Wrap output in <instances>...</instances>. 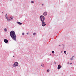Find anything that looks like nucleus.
I'll return each instance as SVG.
<instances>
[{"label":"nucleus","instance_id":"f257e3e1","mask_svg":"<svg viewBox=\"0 0 76 76\" xmlns=\"http://www.w3.org/2000/svg\"><path fill=\"white\" fill-rule=\"evenodd\" d=\"M10 36L11 38L15 41H16V34L15 31H12L10 32Z\"/></svg>","mask_w":76,"mask_h":76},{"label":"nucleus","instance_id":"f03ea898","mask_svg":"<svg viewBox=\"0 0 76 76\" xmlns=\"http://www.w3.org/2000/svg\"><path fill=\"white\" fill-rule=\"evenodd\" d=\"M40 19L41 21L42 22H44V20H45V17L43 15H41L40 16Z\"/></svg>","mask_w":76,"mask_h":76},{"label":"nucleus","instance_id":"7ed1b4c3","mask_svg":"<svg viewBox=\"0 0 76 76\" xmlns=\"http://www.w3.org/2000/svg\"><path fill=\"white\" fill-rule=\"evenodd\" d=\"M19 65V63L17 62H15L14 63V64H13V67H16V66H18Z\"/></svg>","mask_w":76,"mask_h":76},{"label":"nucleus","instance_id":"20e7f679","mask_svg":"<svg viewBox=\"0 0 76 76\" xmlns=\"http://www.w3.org/2000/svg\"><path fill=\"white\" fill-rule=\"evenodd\" d=\"M42 25L43 26H45V25H46V24H45V23L44 22H43L42 23Z\"/></svg>","mask_w":76,"mask_h":76},{"label":"nucleus","instance_id":"39448f33","mask_svg":"<svg viewBox=\"0 0 76 76\" xmlns=\"http://www.w3.org/2000/svg\"><path fill=\"white\" fill-rule=\"evenodd\" d=\"M61 68V66L60 65H59L58 66V69H60Z\"/></svg>","mask_w":76,"mask_h":76},{"label":"nucleus","instance_id":"423d86ee","mask_svg":"<svg viewBox=\"0 0 76 76\" xmlns=\"http://www.w3.org/2000/svg\"><path fill=\"white\" fill-rule=\"evenodd\" d=\"M4 41L5 43H7V42H8V40L6 39H4Z\"/></svg>","mask_w":76,"mask_h":76},{"label":"nucleus","instance_id":"0eeeda50","mask_svg":"<svg viewBox=\"0 0 76 76\" xmlns=\"http://www.w3.org/2000/svg\"><path fill=\"white\" fill-rule=\"evenodd\" d=\"M47 15V12H44L43 13V15L44 16H46Z\"/></svg>","mask_w":76,"mask_h":76},{"label":"nucleus","instance_id":"6e6552de","mask_svg":"<svg viewBox=\"0 0 76 76\" xmlns=\"http://www.w3.org/2000/svg\"><path fill=\"white\" fill-rule=\"evenodd\" d=\"M17 23H18V25H22V23L20 22H17Z\"/></svg>","mask_w":76,"mask_h":76},{"label":"nucleus","instance_id":"1a4fd4ad","mask_svg":"<svg viewBox=\"0 0 76 76\" xmlns=\"http://www.w3.org/2000/svg\"><path fill=\"white\" fill-rule=\"evenodd\" d=\"M7 21L8 22H10V19H8V18H7Z\"/></svg>","mask_w":76,"mask_h":76},{"label":"nucleus","instance_id":"9d476101","mask_svg":"<svg viewBox=\"0 0 76 76\" xmlns=\"http://www.w3.org/2000/svg\"><path fill=\"white\" fill-rule=\"evenodd\" d=\"M5 17H6L7 19V18H7V14H6V16H5Z\"/></svg>","mask_w":76,"mask_h":76},{"label":"nucleus","instance_id":"9b49d317","mask_svg":"<svg viewBox=\"0 0 76 76\" xmlns=\"http://www.w3.org/2000/svg\"><path fill=\"white\" fill-rule=\"evenodd\" d=\"M37 34V33H34L33 34V35H35Z\"/></svg>","mask_w":76,"mask_h":76},{"label":"nucleus","instance_id":"f8f14e48","mask_svg":"<svg viewBox=\"0 0 76 76\" xmlns=\"http://www.w3.org/2000/svg\"><path fill=\"white\" fill-rule=\"evenodd\" d=\"M4 30L5 31H7V29L6 28H5L4 29Z\"/></svg>","mask_w":76,"mask_h":76},{"label":"nucleus","instance_id":"ddd939ff","mask_svg":"<svg viewBox=\"0 0 76 76\" xmlns=\"http://www.w3.org/2000/svg\"><path fill=\"white\" fill-rule=\"evenodd\" d=\"M49 71H50V70L49 69H48L47 70V72H49Z\"/></svg>","mask_w":76,"mask_h":76},{"label":"nucleus","instance_id":"4468645a","mask_svg":"<svg viewBox=\"0 0 76 76\" xmlns=\"http://www.w3.org/2000/svg\"><path fill=\"white\" fill-rule=\"evenodd\" d=\"M73 59V58H71V60H72Z\"/></svg>","mask_w":76,"mask_h":76},{"label":"nucleus","instance_id":"2eb2a0df","mask_svg":"<svg viewBox=\"0 0 76 76\" xmlns=\"http://www.w3.org/2000/svg\"><path fill=\"white\" fill-rule=\"evenodd\" d=\"M31 3H34V1H31Z\"/></svg>","mask_w":76,"mask_h":76},{"label":"nucleus","instance_id":"dca6fc26","mask_svg":"<svg viewBox=\"0 0 76 76\" xmlns=\"http://www.w3.org/2000/svg\"><path fill=\"white\" fill-rule=\"evenodd\" d=\"M22 35H25V33H23Z\"/></svg>","mask_w":76,"mask_h":76},{"label":"nucleus","instance_id":"f3484780","mask_svg":"<svg viewBox=\"0 0 76 76\" xmlns=\"http://www.w3.org/2000/svg\"><path fill=\"white\" fill-rule=\"evenodd\" d=\"M41 66H42V67H43V66H44V64H41Z\"/></svg>","mask_w":76,"mask_h":76},{"label":"nucleus","instance_id":"a211bd4d","mask_svg":"<svg viewBox=\"0 0 76 76\" xmlns=\"http://www.w3.org/2000/svg\"><path fill=\"white\" fill-rule=\"evenodd\" d=\"M74 57H75V56H72V58H74Z\"/></svg>","mask_w":76,"mask_h":76},{"label":"nucleus","instance_id":"6ab92c4d","mask_svg":"<svg viewBox=\"0 0 76 76\" xmlns=\"http://www.w3.org/2000/svg\"><path fill=\"white\" fill-rule=\"evenodd\" d=\"M64 53H65V54H66V51H64Z\"/></svg>","mask_w":76,"mask_h":76},{"label":"nucleus","instance_id":"aec40b11","mask_svg":"<svg viewBox=\"0 0 76 76\" xmlns=\"http://www.w3.org/2000/svg\"><path fill=\"white\" fill-rule=\"evenodd\" d=\"M52 53L54 54V51H52Z\"/></svg>","mask_w":76,"mask_h":76},{"label":"nucleus","instance_id":"412c9836","mask_svg":"<svg viewBox=\"0 0 76 76\" xmlns=\"http://www.w3.org/2000/svg\"><path fill=\"white\" fill-rule=\"evenodd\" d=\"M10 18H11V19H13V18L12 17H10Z\"/></svg>","mask_w":76,"mask_h":76},{"label":"nucleus","instance_id":"4be33fe9","mask_svg":"<svg viewBox=\"0 0 76 76\" xmlns=\"http://www.w3.org/2000/svg\"><path fill=\"white\" fill-rule=\"evenodd\" d=\"M27 35H28V34H29V33H27Z\"/></svg>","mask_w":76,"mask_h":76},{"label":"nucleus","instance_id":"5701e85b","mask_svg":"<svg viewBox=\"0 0 76 76\" xmlns=\"http://www.w3.org/2000/svg\"><path fill=\"white\" fill-rule=\"evenodd\" d=\"M72 64V63H70V64Z\"/></svg>","mask_w":76,"mask_h":76},{"label":"nucleus","instance_id":"b1692460","mask_svg":"<svg viewBox=\"0 0 76 76\" xmlns=\"http://www.w3.org/2000/svg\"><path fill=\"white\" fill-rule=\"evenodd\" d=\"M13 57H15V56H13Z\"/></svg>","mask_w":76,"mask_h":76},{"label":"nucleus","instance_id":"393cba45","mask_svg":"<svg viewBox=\"0 0 76 76\" xmlns=\"http://www.w3.org/2000/svg\"><path fill=\"white\" fill-rule=\"evenodd\" d=\"M10 1H12V0H10Z\"/></svg>","mask_w":76,"mask_h":76},{"label":"nucleus","instance_id":"a878e982","mask_svg":"<svg viewBox=\"0 0 76 76\" xmlns=\"http://www.w3.org/2000/svg\"><path fill=\"white\" fill-rule=\"evenodd\" d=\"M2 13H3V12H2Z\"/></svg>","mask_w":76,"mask_h":76},{"label":"nucleus","instance_id":"bb28decb","mask_svg":"<svg viewBox=\"0 0 76 76\" xmlns=\"http://www.w3.org/2000/svg\"><path fill=\"white\" fill-rule=\"evenodd\" d=\"M9 18H10V17H9Z\"/></svg>","mask_w":76,"mask_h":76}]
</instances>
